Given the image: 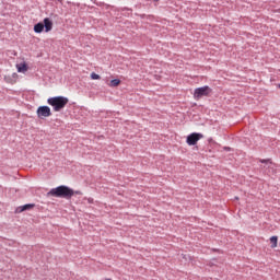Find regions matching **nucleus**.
Instances as JSON below:
<instances>
[{"label": "nucleus", "instance_id": "9", "mask_svg": "<svg viewBox=\"0 0 280 280\" xmlns=\"http://www.w3.org/2000/svg\"><path fill=\"white\" fill-rule=\"evenodd\" d=\"M45 31L44 24L43 23H37L34 25V33L40 34Z\"/></svg>", "mask_w": 280, "mask_h": 280}, {"label": "nucleus", "instance_id": "16", "mask_svg": "<svg viewBox=\"0 0 280 280\" xmlns=\"http://www.w3.org/2000/svg\"><path fill=\"white\" fill-rule=\"evenodd\" d=\"M278 89H280V83L278 84Z\"/></svg>", "mask_w": 280, "mask_h": 280}, {"label": "nucleus", "instance_id": "3", "mask_svg": "<svg viewBox=\"0 0 280 280\" xmlns=\"http://www.w3.org/2000/svg\"><path fill=\"white\" fill-rule=\"evenodd\" d=\"M210 93H212V90L208 85L197 88L194 90V100H201V97L209 96Z\"/></svg>", "mask_w": 280, "mask_h": 280}, {"label": "nucleus", "instance_id": "6", "mask_svg": "<svg viewBox=\"0 0 280 280\" xmlns=\"http://www.w3.org/2000/svg\"><path fill=\"white\" fill-rule=\"evenodd\" d=\"M43 25L46 33H49L52 31L54 23L49 18L44 19Z\"/></svg>", "mask_w": 280, "mask_h": 280}, {"label": "nucleus", "instance_id": "8", "mask_svg": "<svg viewBox=\"0 0 280 280\" xmlns=\"http://www.w3.org/2000/svg\"><path fill=\"white\" fill-rule=\"evenodd\" d=\"M16 70L20 73H25L28 71V66H26L25 62L19 63V65H16Z\"/></svg>", "mask_w": 280, "mask_h": 280}, {"label": "nucleus", "instance_id": "14", "mask_svg": "<svg viewBox=\"0 0 280 280\" xmlns=\"http://www.w3.org/2000/svg\"><path fill=\"white\" fill-rule=\"evenodd\" d=\"M260 163H261V164H266V163H267V160H260Z\"/></svg>", "mask_w": 280, "mask_h": 280}, {"label": "nucleus", "instance_id": "7", "mask_svg": "<svg viewBox=\"0 0 280 280\" xmlns=\"http://www.w3.org/2000/svg\"><path fill=\"white\" fill-rule=\"evenodd\" d=\"M34 208V205L33 203H27V205H24L22 207H18L16 208V213H22V212H25L26 210H31Z\"/></svg>", "mask_w": 280, "mask_h": 280}, {"label": "nucleus", "instance_id": "5", "mask_svg": "<svg viewBox=\"0 0 280 280\" xmlns=\"http://www.w3.org/2000/svg\"><path fill=\"white\" fill-rule=\"evenodd\" d=\"M52 115V113L50 112L49 106H39L37 108V118H49Z\"/></svg>", "mask_w": 280, "mask_h": 280}, {"label": "nucleus", "instance_id": "1", "mask_svg": "<svg viewBox=\"0 0 280 280\" xmlns=\"http://www.w3.org/2000/svg\"><path fill=\"white\" fill-rule=\"evenodd\" d=\"M75 195L80 196L81 191H74L67 186H59L57 188L50 189V191L47 192V197L63 198L67 200Z\"/></svg>", "mask_w": 280, "mask_h": 280}, {"label": "nucleus", "instance_id": "4", "mask_svg": "<svg viewBox=\"0 0 280 280\" xmlns=\"http://www.w3.org/2000/svg\"><path fill=\"white\" fill-rule=\"evenodd\" d=\"M205 136L202 133H190L188 136V138H186V143H188V145L192 147L198 144V141H200L201 139H203Z\"/></svg>", "mask_w": 280, "mask_h": 280}, {"label": "nucleus", "instance_id": "13", "mask_svg": "<svg viewBox=\"0 0 280 280\" xmlns=\"http://www.w3.org/2000/svg\"><path fill=\"white\" fill-rule=\"evenodd\" d=\"M88 202L93 203V198H88Z\"/></svg>", "mask_w": 280, "mask_h": 280}, {"label": "nucleus", "instance_id": "2", "mask_svg": "<svg viewBox=\"0 0 280 280\" xmlns=\"http://www.w3.org/2000/svg\"><path fill=\"white\" fill-rule=\"evenodd\" d=\"M47 104H49V106H52L55 113H59L60 110L66 108L67 104H69V98L63 96L49 97L47 100Z\"/></svg>", "mask_w": 280, "mask_h": 280}, {"label": "nucleus", "instance_id": "17", "mask_svg": "<svg viewBox=\"0 0 280 280\" xmlns=\"http://www.w3.org/2000/svg\"><path fill=\"white\" fill-rule=\"evenodd\" d=\"M105 280H112V279H105Z\"/></svg>", "mask_w": 280, "mask_h": 280}, {"label": "nucleus", "instance_id": "11", "mask_svg": "<svg viewBox=\"0 0 280 280\" xmlns=\"http://www.w3.org/2000/svg\"><path fill=\"white\" fill-rule=\"evenodd\" d=\"M121 81L119 79H114L110 81L109 86L110 88H117L118 85H120Z\"/></svg>", "mask_w": 280, "mask_h": 280}, {"label": "nucleus", "instance_id": "12", "mask_svg": "<svg viewBox=\"0 0 280 280\" xmlns=\"http://www.w3.org/2000/svg\"><path fill=\"white\" fill-rule=\"evenodd\" d=\"M91 80H94V81L101 80V77H100V74H96L95 72H92L91 73Z\"/></svg>", "mask_w": 280, "mask_h": 280}, {"label": "nucleus", "instance_id": "10", "mask_svg": "<svg viewBox=\"0 0 280 280\" xmlns=\"http://www.w3.org/2000/svg\"><path fill=\"white\" fill-rule=\"evenodd\" d=\"M270 244H271V248H277V246H278V237L277 236H271L270 237Z\"/></svg>", "mask_w": 280, "mask_h": 280}, {"label": "nucleus", "instance_id": "15", "mask_svg": "<svg viewBox=\"0 0 280 280\" xmlns=\"http://www.w3.org/2000/svg\"><path fill=\"white\" fill-rule=\"evenodd\" d=\"M154 2H159V0H153Z\"/></svg>", "mask_w": 280, "mask_h": 280}]
</instances>
